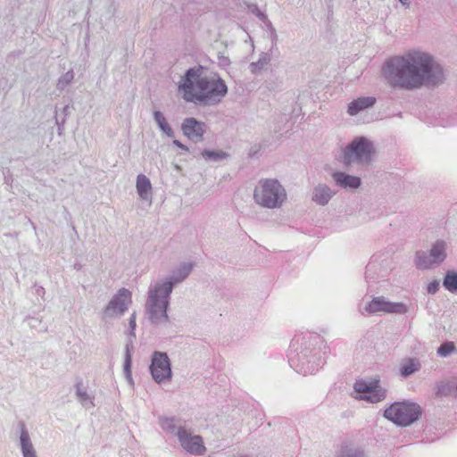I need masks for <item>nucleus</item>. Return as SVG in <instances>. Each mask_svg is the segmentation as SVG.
Segmentation results:
<instances>
[{
	"label": "nucleus",
	"instance_id": "nucleus-29",
	"mask_svg": "<svg viewBox=\"0 0 457 457\" xmlns=\"http://www.w3.org/2000/svg\"><path fill=\"white\" fill-rule=\"evenodd\" d=\"M160 425L162 428L169 433L175 434L177 436V431L180 425L177 424V420L175 418H160Z\"/></svg>",
	"mask_w": 457,
	"mask_h": 457
},
{
	"label": "nucleus",
	"instance_id": "nucleus-31",
	"mask_svg": "<svg viewBox=\"0 0 457 457\" xmlns=\"http://www.w3.org/2000/svg\"><path fill=\"white\" fill-rule=\"evenodd\" d=\"M74 79V73L73 71H68L66 73H64L57 82V88L59 90H63Z\"/></svg>",
	"mask_w": 457,
	"mask_h": 457
},
{
	"label": "nucleus",
	"instance_id": "nucleus-34",
	"mask_svg": "<svg viewBox=\"0 0 457 457\" xmlns=\"http://www.w3.org/2000/svg\"><path fill=\"white\" fill-rule=\"evenodd\" d=\"M250 9L251 12L256 15L262 21L266 22L268 21L267 15L257 5H253Z\"/></svg>",
	"mask_w": 457,
	"mask_h": 457
},
{
	"label": "nucleus",
	"instance_id": "nucleus-36",
	"mask_svg": "<svg viewBox=\"0 0 457 457\" xmlns=\"http://www.w3.org/2000/svg\"><path fill=\"white\" fill-rule=\"evenodd\" d=\"M129 328L131 329L130 336L135 337L134 330L136 329V326H137L136 325V314L135 313H133L131 315V317L129 318Z\"/></svg>",
	"mask_w": 457,
	"mask_h": 457
},
{
	"label": "nucleus",
	"instance_id": "nucleus-13",
	"mask_svg": "<svg viewBox=\"0 0 457 457\" xmlns=\"http://www.w3.org/2000/svg\"><path fill=\"white\" fill-rule=\"evenodd\" d=\"M192 269L193 263L184 262L178 269L173 270L170 275L156 283L165 289L169 288V291L172 293L174 287L184 281L191 273Z\"/></svg>",
	"mask_w": 457,
	"mask_h": 457
},
{
	"label": "nucleus",
	"instance_id": "nucleus-38",
	"mask_svg": "<svg viewBox=\"0 0 457 457\" xmlns=\"http://www.w3.org/2000/svg\"><path fill=\"white\" fill-rule=\"evenodd\" d=\"M173 145L178 146L179 148H180L181 150L185 151V152H188V147L185 145H183L179 140L178 139H174L173 140Z\"/></svg>",
	"mask_w": 457,
	"mask_h": 457
},
{
	"label": "nucleus",
	"instance_id": "nucleus-30",
	"mask_svg": "<svg viewBox=\"0 0 457 457\" xmlns=\"http://www.w3.org/2000/svg\"><path fill=\"white\" fill-rule=\"evenodd\" d=\"M454 352H456V347L454 343L451 341H447L441 344L436 350L437 355L443 358L448 357L451 353Z\"/></svg>",
	"mask_w": 457,
	"mask_h": 457
},
{
	"label": "nucleus",
	"instance_id": "nucleus-2",
	"mask_svg": "<svg viewBox=\"0 0 457 457\" xmlns=\"http://www.w3.org/2000/svg\"><path fill=\"white\" fill-rule=\"evenodd\" d=\"M178 90L187 103L199 106H212L220 104L228 94V86L217 74L204 75L202 66L187 69L178 83Z\"/></svg>",
	"mask_w": 457,
	"mask_h": 457
},
{
	"label": "nucleus",
	"instance_id": "nucleus-27",
	"mask_svg": "<svg viewBox=\"0 0 457 457\" xmlns=\"http://www.w3.org/2000/svg\"><path fill=\"white\" fill-rule=\"evenodd\" d=\"M82 383L78 382L76 384V395L79 399V401L81 403V404L86 408H91L95 404L91 399V397L88 395L86 390L82 389Z\"/></svg>",
	"mask_w": 457,
	"mask_h": 457
},
{
	"label": "nucleus",
	"instance_id": "nucleus-33",
	"mask_svg": "<svg viewBox=\"0 0 457 457\" xmlns=\"http://www.w3.org/2000/svg\"><path fill=\"white\" fill-rule=\"evenodd\" d=\"M123 371L126 376V378L131 382V355L129 352V349L127 348L126 356L124 360V366H123Z\"/></svg>",
	"mask_w": 457,
	"mask_h": 457
},
{
	"label": "nucleus",
	"instance_id": "nucleus-1",
	"mask_svg": "<svg viewBox=\"0 0 457 457\" xmlns=\"http://www.w3.org/2000/svg\"><path fill=\"white\" fill-rule=\"evenodd\" d=\"M383 75L391 87L405 90L435 87L444 81L442 66L432 55L420 51L388 59L383 66Z\"/></svg>",
	"mask_w": 457,
	"mask_h": 457
},
{
	"label": "nucleus",
	"instance_id": "nucleus-37",
	"mask_svg": "<svg viewBox=\"0 0 457 457\" xmlns=\"http://www.w3.org/2000/svg\"><path fill=\"white\" fill-rule=\"evenodd\" d=\"M29 326L32 328H37L39 324L41 323L40 320L35 317H29L28 319Z\"/></svg>",
	"mask_w": 457,
	"mask_h": 457
},
{
	"label": "nucleus",
	"instance_id": "nucleus-39",
	"mask_svg": "<svg viewBox=\"0 0 457 457\" xmlns=\"http://www.w3.org/2000/svg\"><path fill=\"white\" fill-rule=\"evenodd\" d=\"M219 58H220V63H221L222 65H227V64H228V63H229V59H228V57H225V56H220Z\"/></svg>",
	"mask_w": 457,
	"mask_h": 457
},
{
	"label": "nucleus",
	"instance_id": "nucleus-4",
	"mask_svg": "<svg viewBox=\"0 0 457 457\" xmlns=\"http://www.w3.org/2000/svg\"><path fill=\"white\" fill-rule=\"evenodd\" d=\"M286 199V189L276 179H262L253 191L254 202L264 208H279Z\"/></svg>",
	"mask_w": 457,
	"mask_h": 457
},
{
	"label": "nucleus",
	"instance_id": "nucleus-32",
	"mask_svg": "<svg viewBox=\"0 0 457 457\" xmlns=\"http://www.w3.org/2000/svg\"><path fill=\"white\" fill-rule=\"evenodd\" d=\"M378 264L376 260H372L366 266L365 278L367 280L374 279L378 274H377Z\"/></svg>",
	"mask_w": 457,
	"mask_h": 457
},
{
	"label": "nucleus",
	"instance_id": "nucleus-9",
	"mask_svg": "<svg viewBox=\"0 0 457 457\" xmlns=\"http://www.w3.org/2000/svg\"><path fill=\"white\" fill-rule=\"evenodd\" d=\"M291 367H293L299 374L312 375L318 371L325 361L321 357H317L316 354L309 356L307 353L302 352L296 357H292L289 360Z\"/></svg>",
	"mask_w": 457,
	"mask_h": 457
},
{
	"label": "nucleus",
	"instance_id": "nucleus-23",
	"mask_svg": "<svg viewBox=\"0 0 457 457\" xmlns=\"http://www.w3.org/2000/svg\"><path fill=\"white\" fill-rule=\"evenodd\" d=\"M154 120L155 123L157 124L160 130L165 134L168 137H174V131L170 126V124L167 122L166 118L164 117L163 113L160 111H154L153 112Z\"/></svg>",
	"mask_w": 457,
	"mask_h": 457
},
{
	"label": "nucleus",
	"instance_id": "nucleus-8",
	"mask_svg": "<svg viewBox=\"0 0 457 457\" xmlns=\"http://www.w3.org/2000/svg\"><path fill=\"white\" fill-rule=\"evenodd\" d=\"M149 370L153 379L156 383L160 384L165 379H170L171 378L172 371L168 354L164 352L155 351L153 353Z\"/></svg>",
	"mask_w": 457,
	"mask_h": 457
},
{
	"label": "nucleus",
	"instance_id": "nucleus-10",
	"mask_svg": "<svg viewBox=\"0 0 457 457\" xmlns=\"http://www.w3.org/2000/svg\"><path fill=\"white\" fill-rule=\"evenodd\" d=\"M177 437L186 452L195 455L205 453L206 447L201 436L192 435L185 427H179L177 431Z\"/></svg>",
	"mask_w": 457,
	"mask_h": 457
},
{
	"label": "nucleus",
	"instance_id": "nucleus-3",
	"mask_svg": "<svg viewBox=\"0 0 457 457\" xmlns=\"http://www.w3.org/2000/svg\"><path fill=\"white\" fill-rule=\"evenodd\" d=\"M171 293L157 283L151 285L147 291L145 304L148 320L154 325H162L169 322L168 308Z\"/></svg>",
	"mask_w": 457,
	"mask_h": 457
},
{
	"label": "nucleus",
	"instance_id": "nucleus-5",
	"mask_svg": "<svg viewBox=\"0 0 457 457\" xmlns=\"http://www.w3.org/2000/svg\"><path fill=\"white\" fill-rule=\"evenodd\" d=\"M373 144L364 137L354 138L345 149L342 162L345 167L353 163L368 165L374 154Z\"/></svg>",
	"mask_w": 457,
	"mask_h": 457
},
{
	"label": "nucleus",
	"instance_id": "nucleus-21",
	"mask_svg": "<svg viewBox=\"0 0 457 457\" xmlns=\"http://www.w3.org/2000/svg\"><path fill=\"white\" fill-rule=\"evenodd\" d=\"M271 61L270 54L267 52H262L259 55V58L256 62H252L248 69L250 72L253 75H258L263 71L267 70L268 65Z\"/></svg>",
	"mask_w": 457,
	"mask_h": 457
},
{
	"label": "nucleus",
	"instance_id": "nucleus-22",
	"mask_svg": "<svg viewBox=\"0 0 457 457\" xmlns=\"http://www.w3.org/2000/svg\"><path fill=\"white\" fill-rule=\"evenodd\" d=\"M431 256L425 251H418L415 254L414 263L419 270H429L436 263L431 260Z\"/></svg>",
	"mask_w": 457,
	"mask_h": 457
},
{
	"label": "nucleus",
	"instance_id": "nucleus-15",
	"mask_svg": "<svg viewBox=\"0 0 457 457\" xmlns=\"http://www.w3.org/2000/svg\"><path fill=\"white\" fill-rule=\"evenodd\" d=\"M331 177L335 184L345 190H356L361 185V179L360 177L350 175L345 171H334L332 172Z\"/></svg>",
	"mask_w": 457,
	"mask_h": 457
},
{
	"label": "nucleus",
	"instance_id": "nucleus-19",
	"mask_svg": "<svg viewBox=\"0 0 457 457\" xmlns=\"http://www.w3.org/2000/svg\"><path fill=\"white\" fill-rule=\"evenodd\" d=\"M136 187L139 197L148 201L152 198V184L150 179L144 174L137 177Z\"/></svg>",
	"mask_w": 457,
	"mask_h": 457
},
{
	"label": "nucleus",
	"instance_id": "nucleus-18",
	"mask_svg": "<svg viewBox=\"0 0 457 457\" xmlns=\"http://www.w3.org/2000/svg\"><path fill=\"white\" fill-rule=\"evenodd\" d=\"M376 104V98L372 96H361L348 104L347 112L351 116H355L361 111L372 107Z\"/></svg>",
	"mask_w": 457,
	"mask_h": 457
},
{
	"label": "nucleus",
	"instance_id": "nucleus-28",
	"mask_svg": "<svg viewBox=\"0 0 457 457\" xmlns=\"http://www.w3.org/2000/svg\"><path fill=\"white\" fill-rule=\"evenodd\" d=\"M201 155L205 161L219 162L225 159L228 154L221 150H208L204 149L201 152Z\"/></svg>",
	"mask_w": 457,
	"mask_h": 457
},
{
	"label": "nucleus",
	"instance_id": "nucleus-26",
	"mask_svg": "<svg viewBox=\"0 0 457 457\" xmlns=\"http://www.w3.org/2000/svg\"><path fill=\"white\" fill-rule=\"evenodd\" d=\"M420 369V363L415 359H408L405 362L402 363L400 373L403 378H408L414 374Z\"/></svg>",
	"mask_w": 457,
	"mask_h": 457
},
{
	"label": "nucleus",
	"instance_id": "nucleus-17",
	"mask_svg": "<svg viewBox=\"0 0 457 457\" xmlns=\"http://www.w3.org/2000/svg\"><path fill=\"white\" fill-rule=\"evenodd\" d=\"M21 429L20 446L23 457H37L31 443L28 430L23 422L19 423Z\"/></svg>",
	"mask_w": 457,
	"mask_h": 457
},
{
	"label": "nucleus",
	"instance_id": "nucleus-6",
	"mask_svg": "<svg viewBox=\"0 0 457 457\" xmlns=\"http://www.w3.org/2000/svg\"><path fill=\"white\" fill-rule=\"evenodd\" d=\"M420 415V406L410 402L394 403L384 411L386 419L402 427L411 425L419 420Z\"/></svg>",
	"mask_w": 457,
	"mask_h": 457
},
{
	"label": "nucleus",
	"instance_id": "nucleus-16",
	"mask_svg": "<svg viewBox=\"0 0 457 457\" xmlns=\"http://www.w3.org/2000/svg\"><path fill=\"white\" fill-rule=\"evenodd\" d=\"M335 194L328 185L320 183L313 188L312 200L319 205L325 206Z\"/></svg>",
	"mask_w": 457,
	"mask_h": 457
},
{
	"label": "nucleus",
	"instance_id": "nucleus-40",
	"mask_svg": "<svg viewBox=\"0 0 457 457\" xmlns=\"http://www.w3.org/2000/svg\"><path fill=\"white\" fill-rule=\"evenodd\" d=\"M409 0H399V2L403 4V5H406V6H409Z\"/></svg>",
	"mask_w": 457,
	"mask_h": 457
},
{
	"label": "nucleus",
	"instance_id": "nucleus-24",
	"mask_svg": "<svg viewBox=\"0 0 457 457\" xmlns=\"http://www.w3.org/2000/svg\"><path fill=\"white\" fill-rule=\"evenodd\" d=\"M339 457H365V453L361 447L345 443L341 445Z\"/></svg>",
	"mask_w": 457,
	"mask_h": 457
},
{
	"label": "nucleus",
	"instance_id": "nucleus-11",
	"mask_svg": "<svg viewBox=\"0 0 457 457\" xmlns=\"http://www.w3.org/2000/svg\"><path fill=\"white\" fill-rule=\"evenodd\" d=\"M131 299V293L126 288H120L110 300L103 312L104 319L121 316L128 309V301Z\"/></svg>",
	"mask_w": 457,
	"mask_h": 457
},
{
	"label": "nucleus",
	"instance_id": "nucleus-20",
	"mask_svg": "<svg viewBox=\"0 0 457 457\" xmlns=\"http://www.w3.org/2000/svg\"><path fill=\"white\" fill-rule=\"evenodd\" d=\"M431 256V260L434 261L436 265L441 264L447 256L446 253V243L444 240L438 239L432 244L428 253Z\"/></svg>",
	"mask_w": 457,
	"mask_h": 457
},
{
	"label": "nucleus",
	"instance_id": "nucleus-42",
	"mask_svg": "<svg viewBox=\"0 0 457 457\" xmlns=\"http://www.w3.org/2000/svg\"><path fill=\"white\" fill-rule=\"evenodd\" d=\"M41 292L44 293V288L43 287H39V288L37 289V294H40Z\"/></svg>",
	"mask_w": 457,
	"mask_h": 457
},
{
	"label": "nucleus",
	"instance_id": "nucleus-25",
	"mask_svg": "<svg viewBox=\"0 0 457 457\" xmlns=\"http://www.w3.org/2000/svg\"><path fill=\"white\" fill-rule=\"evenodd\" d=\"M443 287L449 292L457 293V271L454 270H447L443 279Z\"/></svg>",
	"mask_w": 457,
	"mask_h": 457
},
{
	"label": "nucleus",
	"instance_id": "nucleus-12",
	"mask_svg": "<svg viewBox=\"0 0 457 457\" xmlns=\"http://www.w3.org/2000/svg\"><path fill=\"white\" fill-rule=\"evenodd\" d=\"M353 388L358 393L368 394L363 398L370 403L380 402L386 397V390L379 386L378 380L370 382L362 379L357 380L353 385Z\"/></svg>",
	"mask_w": 457,
	"mask_h": 457
},
{
	"label": "nucleus",
	"instance_id": "nucleus-41",
	"mask_svg": "<svg viewBox=\"0 0 457 457\" xmlns=\"http://www.w3.org/2000/svg\"><path fill=\"white\" fill-rule=\"evenodd\" d=\"M63 112H64V113H65V114H67V113H68V112H69V106H68V105H66V106L63 108Z\"/></svg>",
	"mask_w": 457,
	"mask_h": 457
},
{
	"label": "nucleus",
	"instance_id": "nucleus-7",
	"mask_svg": "<svg viewBox=\"0 0 457 457\" xmlns=\"http://www.w3.org/2000/svg\"><path fill=\"white\" fill-rule=\"evenodd\" d=\"M408 312V307L402 302H391L384 296H374L368 302L362 313L366 312L372 315L378 312L404 314Z\"/></svg>",
	"mask_w": 457,
	"mask_h": 457
},
{
	"label": "nucleus",
	"instance_id": "nucleus-14",
	"mask_svg": "<svg viewBox=\"0 0 457 457\" xmlns=\"http://www.w3.org/2000/svg\"><path fill=\"white\" fill-rule=\"evenodd\" d=\"M207 126L204 122L198 120L196 118L189 117L184 119L181 124L183 134L194 142H200L204 138Z\"/></svg>",
	"mask_w": 457,
	"mask_h": 457
},
{
	"label": "nucleus",
	"instance_id": "nucleus-35",
	"mask_svg": "<svg viewBox=\"0 0 457 457\" xmlns=\"http://www.w3.org/2000/svg\"><path fill=\"white\" fill-rule=\"evenodd\" d=\"M438 289H439V281L436 279L431 281L427 287V291L430 295H435L438 291Z\"/></svg>",
	"mask_w": 457,
	"mask_h": 457
}]
</instances>
